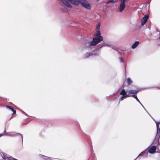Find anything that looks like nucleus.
Masks as SVG:
<instances>
[{"label": "nucleus", "mask_w": 160, "mask_h": 160, "mask_svg": "<svg viewBox=\"0 0 160 160\" xmlns=\"http://www.w3.org/2000/svg\"><path fill=\"white\" fill-rule=\"evenodd\" d=\"M105 46L110 47L109 45L106 43L103 42L97 45L92 52H87L85 53L84 55L83 58H87L93 56H99V53L98 52H100L102 48Z\"/></svg>", "instance_id": "nucleus-1"}, {"label": "nucleus", "mask_w": 160, "mask_h": 160, "mask_svg": "<svg viewBox=\"0 0 160 160\" xmlns=\"http://www.w3.org/2000/svg\"><path fill=\"white\" fill-rule=\"evenodd\" d=\"M103 38L102 37H94L92 38V40L89 42L88 45H86V49L88 51H92V46H95L98 43L101 42L103 41Z\"/></svg>", "instance_id": "nucleus-2"}, {"label": "nucleus", "mask_w": 160, "mask_h": 160, "mask_svg": "<svg viewBox=\"0 0 160 160\" xmlns=\"http://www.w3.org/2000/svg\"><path fill=\"white\" fill-rule=\"evenodd\" d=\"M81 5L87 9H90L91 7L90 4L86 0H81Z\"/></svg>", "instance_id": "nucleus-3"}, {"label": "nucleus", "mask_w": 160, "mask_h": 160, "mask_svg": "<svg viewBox=\"0 0 160 160\" xmlns=\"http://www.w3.org/2000/svg\"><path fill=\"white\" fill-rule=\"evenodd\" d=\"M10 133H12L10 135H9L10 137H17L18 139H21L22 142H23V137L21 134L20 133H17L15 132H10Z\"/></svg>", "instance_id": "nucleus-4"}, {"label": "nucleus", "mask_w": 160, "mask_h": 160, "mask_svg": "<svg viewBox=\"0 0 160 160\" xmlns=\"http://www.w3.org/2000/svg\"><path fill=\"white\" fill-rule=\"evenodd\" d=\"M2 155H1L2 157V159L4 160H5L6 159H7L9 160H11V158L12 159V160H18L16 158H13L11 157H9V156L7 154H6L5 153H2Z\"/></svg>", "instance_id": "nucleus-5"}, {"label": "nucleus", "mask_w": 160, "mask_h": 160, "mask_svg": "<svg viewBox=\"0 0 160 160\" xmlns=\"http://www.w3.org/2000/svg\"><path fill=\"white\" fill-rule=\"evenodd\" d=\"M149 17V15L148 14L145 15L142 18L141 20V26H143L147 21Z\"/></svg>", "instance_id": "nucleus-6"}, {"label": "nucleus", "mask_w": 160, "mask_h": 160, "mask_svg": "<svg viewBox=\"0 0 160 160\" xmlns=\"http://www.w3.org/2000/svg\"><path fill=\"white\" fill-rule=\"evenodd\" d=\"M156 147L155 146H152L151 148L148 149V151L147 152H148L149 153L151 154H153L156 151Z\"/></svg>", "instance_id": "nucleus-7"}, {"label": "nucleus", "mask_w": 160, "mask_h": 160, "mask_svg": "<svg viewBox=\"0 0 160 160\" xmlns=\"http://www.w3.org/2000/svg\"><path fill=\"white\" fill-rule=\"evenodd\" d=\"M81 0H72L71 3L75 6H78L81 4Z\"/></svg>", "instance_id": "nucleus-8"}, {"label": "nucleus", "mask_w": 160, "mask_h": 160, "mask_svg": "<svg viewBox=\"0 0 160 160\" xmlns=\"http://www.w3.org/2000/svg\"><path fill=\"white\" fill-rule=\"evenodd\" d=\"M6 107L7 108L9 109L10 110H11L13 112V113L12 114V115L15 114L16 113V111L12 107V106H6ZM13 117V115H12L11 118H10V120H11L12 118Z\"/></svg>", "instance_id": "nucleus-9"}, {"label": "nucleus", "mask_w": 160, "mask_h": 160, "mask_svg": "<svg viewBox=\"0 0 160 160\" xmlns=\"http://www.w3.org/2000/svg\"><path fill=\"white\" fill-rule=\"evenodd\" d=\"M62 3L68 8H72V5L66 0H64Z\"/></svg>", "instance_id": "nucleus-10"}, {"label": "nucleus", "mask_w": 160, "mask_h": 160, "mask_svg": "<svg viewBox=\"0 0 160 160\" xmlns=\"http://www.w3.org/2000/svg\"><path fill=\"white\" fill-rule=\"evenodd\" d=\"M126 7L125 4L120 3L119 8V11L120 12H122L124 9Z\"/></svg>", "instance_id": "nucleus-11"}, {"label": "nucleus", "mask_w": 160, "mask_h": 160, "mask_svg": "<svg viewBox=\"0 0 160 160\" xmlns=\"http://www.w3.org/2000/svg\"><path fill=\"white\" fill-rule=\"evenodd\" d=\"M139 42L138 41H135L132 45L131 48L132 49H135L139 45Z\"/></svg>", "instance_id": "nucleus-12"}, {"label": "nucleus", "mask_w": 160, "mask_h": 160, "mask_svg": "<svg viewBox=\"0 0 160 160\" xmlns=\"http://www.w3.org/2000/svg\"><path fill=\"white\" fill-rule=\"evenodd\" d=\"M128 94L130 95V97H132V95H136L135 91L134 90L131 89L129 90H128Z\"/></svg>", "instance_id": "nucleus-13"}, {"label": "nucleus", "mask_w": 160, "mask_h": 160, "mask_svg": "<svg viewBox=\"0 0 160 160\" xmlns=\"http://www.w3.org/2000/svg\"><path fill=\"white\" fill-rule=\"evenodd\" d=\"M39 156H42V158L45 160H52V158L50 157H47L41 154H39Z\"/></svg>", "instance_id": "nucleus-14"}, {"label": "nucleus", "mask_w": 160, "mask_h": 160, "mask_svg": "<svg viewBox=\"0 0 160 160\" xmlns=\"http://www.w3.org/2000/svg\"><path fill=\"white\" fill-rule=\"evenodd\" d=\"M122 96L120 98V100L122 101L124 99L126 98H127L129 97H130V95L129 94H126V95H122Z\"/></svg>", "instance_id": "nucleus-15"}, {"label": "nucleus", "mask_w": 160, "mask_h": 160, "mask_svg": "<svg viewBox=\"0 0 160 160\" xmlns=\"http://www.w3.org/2000/svg\"><path fill=\"white\" fill-rule=\"evenodd\" d=\"M101 32L99 31H96L95 33L94 34V37H102L101 35Z\"/></svg>", "instance_id": "nucleus-16"}, {"label": "nucleus", "mask_w": 160, "mask_h": 160, "mask_svg": "<svg viewBox=\"0 0 160 160\" xmlns=\"http://www.w3.org/2000/svg\"><path fill=\"white\" fill-rule=\"evenodd\" d=\"M127 92L125 90V89H123L121 91L120 94V95H126L127 94Z\"/></svg>", "instance_id": "nucleus-17"}, {"label": "nucleus", "mask_w": 160, "mask_h": 160, "mask_svg": "<svg viewBox=\"0 0 160 160\" xmlns=\"http://www.w3.org/2000/svg\"><path fill=\"white\" fill-rule=\"evenodd\" d=\"M127 82L128 85H130L133 82L130 78H127Z\"/></svg>", "instance_id": "nucleus-18"}, {"label": "nucleus", "mask_w": 160, "mask_h": 160, "mask_svg": "<svg viewBox=\"0 0 160 160\" xmlns=\"http://www.w3.org/2000/svg\"><path fill=\"white\" fill-rule=\"evenodd\" d=\"M148 148H146L145 150L144 151H143V152H142L141 153H140L138 155V156L135 158V159L134 160H136L137 158H138L139 157V156H142V154H141V153H143V152H145V153H148V152H147V150H148Z\"/></svg>", "instance_id": "nucleus-19"}, {"label": "nucleus", "mask_w": 160, "mask_h": 160, "mask_svg": "<svg viewBox=\"0 0 160 160\" xmlns=\"http://www.w3.org/2000/svg\"><path fill=\"white\" fill-rule=\"evenodd\" d=\"M132 97L134 98H135L136 100L139 103H141V102H140V101L138 99V98L137 97V95H132Z\"/></svg>", "instance_id": "nucleus-20"}, {"label": "nucleus", "mask_w": 160, "mask_h": 160, "mask_svg": "<svg viewBox=\"0 0 160 160\" xmlns=\"http://www.w3.org/2000/svg\"><path fill=\"white\" fill-rule=\"evenodd\" d=\"M157 136L159 138L160 137V134L159 135H158V134L160 132V129L159 128H157Z\"/></svg>", "instance_id": "nucleus-21"}, {"label": "nucleus", "mask_w": 160, "mask_h": 160, "mask_svg": "<svg viewBox=\"0 0 160 160\" xmlns=\"http://www.w3.org/2000/svg\"><path fill=\"white\" fill-rule=\"evenodd\" d=\"M10 132H6V130H5L3 132V134L5 135L6 136H9V135H10L11 134H12V133H10Z\"/></svg>", "instance_id": "nucleus-22"}, {"label": "nucleus", "mask_w": 160, "mask_h": 160, "mask_svg": "<svg viewBox=\"0 0 160 160\" xmlns=\"http://www.w3.org/2000/svg\"><path fill=\"white\" fill-rule=\"evenodd\" d=\"M100 28V23H99L98 25L96 26V31H99L98 30Z\"/></svg>", "instance_id": "nucleus-23"}, {"label": "nucleus", "mask_w": 160, "mask_h": 160, "mask_svg": "<svg viewBox=\"0 0 160 160\" xmlns=\"http://www.w3.org/2000/svg\"><path fill=\"white\" fill-rule=\"evenodd\" d=\"M110 2H111V3H117L118 1V0H110Z\"/></svg>", "instance_id": "nucleus-24"}, {"label": "nucleus", "mask_w": 160, "mask_h": 160, "mask_svg": "<svg viewBox=\"0 0 160 160\" xmlns=\"http://www.w3.org/2000/svg\"><path fill=\"white\" fill-rule=\"evenodd\" d=\"M156 124V126L157 128H159V125L160 124V122H156L155 121Z\"/></svg>", "instance_id": "nucleus-25"}, {"label": "nucleus", "mask_w": 160, "mask_h": 160, "mask_svg": "<svg viewBox=\"0 0 160 160\" xmlns=\"http://www.w3.org/2000/svg\"><path fill=\"white\" fill-rule=\"evenodd\" d=\"M91 154L94 157V156L95 155L93 153V150H92V149L91 148Z\"/></svg>", "instance_id": "nucleus-26"}, {"label": "nucleus", "mask_w": 160, "mask_h": 160, "mask_svg": "<svg viewBox=\"0 0 160 160\" xmlns=\"http://www.w3.org/2000/svg\"><path fill=\"white\" fill-rule=\"evenodd\" d=\"M126 0H120L121 4H125Z\"/></svg>", "instance_id": "nucleus-27"}, {"label": "nucleus", "mask_w": 160, "mask_h": 160, "mask_svg": "<svg viewBox=\"0 0 160 160\" xmlns=\"http://www.w3.org/2000/svg\"><path fill=\"white\" fill-rule=\"evenodd\" d=\"M140 104L143 107V108L148 113V114L151 117V116H150V115L149 114V113H148V112L146 110V109L142 105V104L141 103H141H140Z\"/></svg>", "instance_id": "nucleus-28"}, {"label": "nucleus", "mask_w": 160, "mask_h": 160, "mask_svg": "<svg viewBox=\"0 0 160 160\" xmlns=\"http://www.w3.org/2000/svg\"><path fill=\"white\" fill-rule=\"evenodd\" d=\"M140 90V89H139V88H138L137 90H135V92L136 94V93H137L138 92H139Z\"/></svg>", "instance_id": "nucleus-29"}, {"label": "nucleus", "mask_w": 160, "mask_h": 160, "mask_svg": "<svg viewBox=\"0 0 160 160\" xmlns=\"http://www.w3.org/2000/svg\"><path fill=\"white\" fill-rule=\"evenodd\" d=\"M119 58L120 60V61L121 62H124V60L122 58L120 57Z\"/></svg>", "instance_id": "nucleus-30"}, {"label": "nucleus", "mask_w": 160, "mask_h": 160, "mask_svg": "<svg viewBox=\"0 0 160 160\" xmlns=\"http://www.w3.org/2000/svg\"><path fill=\"white\" fill-rule=\"evenodd\" d=\"M109 3H111V2H110V0H109L107 2L106 4L108 5Z\"/></svg>", "instance_id": "nucleus-31"}, {"label": "nucleus", "mask_w": 160, "mask_h": 160, "mask_svg": "<svg viewBox=\"0 0 160 160\" xmlns=\"http://www.w3.org/2000/svg\"><path fill=\"white\" fill-rule=\"evenodd\" d=\"M62 12H67V10L65 9V10H63V9H62Z\"/></svg>", "instance_id": "nucleus-32"}, {"label": "nucleus", "mask_w": 160, "mask_h": 160, "mask_svg": "<svg viewBox=\"0 0 160 160\" xmlns=\"http://www.w3.org/2000/svg\"><path fill=\"white\" fill-rule=\"evenodd\" d=\"M4 135L3 133H1L0 134V137L1 136H2Z\"/></svg>", "instance_id": "nucleus-33"}, {"label": "nucleus", "mask_w": 160, "mask_h": 160, "mask_svg": "<svg viewBox=\"0 0 160 160\" xmlns=\"http://www.w3.org/2000/svg\"><path fill=\"white\" fill-rule=\"evenodd\" d=\"M22 113L25 114H26V113L23 111H22Z\"/></svg>", "instance_id": "nucleus-34"}, {"label": "nucleus", "mask_w": 160, "mask_h": 160, "mask_svg": "<svg viewBox=\"0 0 160 160\" xmlns=\"http://www.w3.org/2000/svg\"><path fill=\"white\" fill-rule=\"evenodd\" d=\"M69 2H70L71 3V2L72 1V0H68Z\"/></svg>", "instance_id": "nucleus-35"}, {"label": "nucleus", "mask_w": 160, "mask_h": 160, "mask_svg": "<svg viewBox=\"0 0 160 160\" xmlns=\"http://www.w3.org/2000/svg\"><path fill=\"white\" fill-rule=\"evenodd\" d=\"M26 124V123H22V125H25Z\"/></svg>", "instance_id": "nucleus-36"}, {"label": "nucleus", "mask_w": 160, "mask_h": 160, "mask_svg": "<svg viewBox=\"0 0 160 160\" xmlns=\"http://www.w3.org/2000/svg\"><path fill=\"white\" fill-rule=\"evenodd\" d=\"M96 0V1H97V2H98L99 1V0Z\"/></svg>", "instance_id": "nucleus-37"}, {"label": "nucleus", "mask_w": 160, "mask_h": 160, "mask_svg": "<svg viewBox=\"0 0 160 160\" xmlns=\"http://www.w3.org/2000/svg\"><path fill=\"white\" fill-rule=\"evenodd\" d=\"M159 39H160V36L159 38Z\"/></svg>", "instance_id": "nucleus-38"}]
</instances>
